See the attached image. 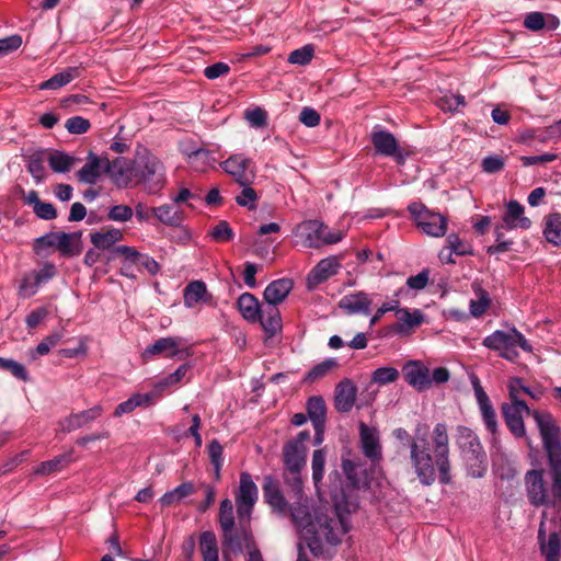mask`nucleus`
I'll return each mask as SVG.
<instances>
[{"label":"nucleus","instance_id":"1","mask_svg":"<svg viewBox=\"0 0 561 561\" xmlns=\"http://www.w3.org/2000/svg\"><path fill=\"white\" fill-rule=\"evenodd\" d=\"M331 499L335 511L331 515L322 511L312 513L305 497L294 500L288 507L293 523L310 535L307 545L314 557L323 553V541L330 546L342 542L351 528L347 515L357 510L356 500L344 490L332 493Z\"/></svg>","mask_w":561,"mask_h":561},{"label":"nucleus","instance_id":"2","mask_svg":"<svg viewBox=\"0 0 561 561\" xmlns=\"http://www.w3.org/2000/svg\"><path fill=\"white\" fill-rule=\"evenodd\" d=\"M501 413L506 427L516 438H527L524 415L533 416L546 451L550 476H552V494L561 500V427L554 416L542 410H531L511 388L510 402L501 404Z\"/></svg>","mask_w":561,"mask_h":561},{"label":"nucleus","instance_id":"3","mask_svg":"<svg viewBox=\"0 0 561 561\" xmlns=\"http://www.w3.org/2000/svg\"><path fill=\"white\" fill-rule=\"evenodd\" d=\"M409 458L421 484L430 486L437 478L440 484H449L451 466L446 424L437 423L432 435L426 424H417L416 438Z\"/></svg>","mask_w":561,"mask_h":561},{"label":"nucleus","instance_id":"4","mask_svg":"<svg viewBox=\"0 0 561 561\" xmlns=\"http://www.w3.org/2000/svg\"><path fill=\"white\" fill-rule=\"evenodd\" d=\"M310 437L309 431H301L283 446V478L293 500H302L304 497L302 471L307 465L308 448L306 443Z\"/></svg>","mask_w":561,"mask_h":561},{"label":"nucleus","instance_id":"5","mask_svg":"<svg viewBox=\"0 0 561 561\" xmlns=\"http://www.w3.org/2000/svg\"><path fill=\"white\" fill-rule=\"evenodd\" d=\"M456 443L460 449L467 472L472 478H482L488 468L486 454L479 436L467 426H458Z\"/></svg>","mask_w":561,"mask_h":561},{"label":"nucleus","instance_id":"6","mask_svg":"<svg viewBox=\"0 0 561 561\" xmlns=\"http://www.w3.org/2000/svg\"><path fill=\"white\" fill-rule=\"evenodd\" d=\"M482 345L497 352L500 357L508 362H515L518 358L517 346L526 353H533L534 351L531 344L515 327L508 332L502 330L494 331L483 339Z\"/></svg>","mask_w":561,"mask_h":561},{"label":"nucleus","instance_id":"7","mask_svg":"<svg viewBox=\"0 0 561 561\" xmlns=\"http://www.w3.org/2000/svg\"><path fill=\"white\" fill-rule=\"evenodd\" d=\"M295 236L305 248L319 249L325 244H335L343 239L340 231H330L320 220L308 219L297 225Z\"/></svg>","mask_w":561,"mask_h":561},{"label":"nucleus","instance_id":"8","mask_svg":"<svg viewBox=\"0 0 561 561\" xmlns=\"http://www.w3.org/2000/svg\"><path fill=\"white\" fill-rule=\"evenodd\" d=\"M408 211L416 227L425 234L439 238L446 233L447 218L431 210L422 202H412L408 205Z\"/></svg>","mask_w":561,"mask_h":561},{"label":"nucleus","instance_id":"9","mask_svg":"<svg viewBox=\"0 0 561 561\" xmlns=\"http://www.w3.org/2000/svg\"><path fill=\"white\" fill-rule=\"evenodd\" d=\"M163 165L153 156H146L139 160L134 169V176L146 185L150 193L158 192L163 185Z\"/></svg>","mask_w":561,"mask_h":561},{"label":"nucleus","instance_id":"10","mask_svg":"<svg viewBox=\"0 0 561 561\" xmlns=\"http://www.w3.org/2000/svg\"><path fill=\"white\" fill-rule=\"evenodd\" d=\"M472 387L484 427L491 434V442L496 443L500 427L495 409L477 377L472 380Z\"/></svg>","mask_w":561,"mask_h":561},{"label":"nucleus","instance_id":"11","mask_svg":"<svg viewBox=\"0 0 561 561\" xmlns=\"http://www.w3.org/2000/svg\"><path fill=\"white\" fill-rule=\"evenodd\" d=\"M250 522V518L238 517L237 527L234 525L229 530H221L224 556H227V551L240 553L244 545L249 547L253 540Z\"/></svg>","mask_w":561,"mask_h":561},{"label":"nucleus","instance_id":"12","mask_svg":"<svg viewBox=\"0 0 561 561\" xmlns=\"http://www.w3.org/2000/svg\"><path fill=\"white\" fill-rule=\"evenodd\" d=\"M257 486L249 472L240 473L239 489L236 492L237 515L241 518H250L257 501Z\"/></svg>","mask_w":561,"mask_h":561},{"label":"nucleus","instance_id":"13","mask_svg":"<svg viewBox=\"0 0 561 561\" xmlns=\"http://www.w3.org/2000/svg\"><path fill=\"white\" fill-rule=\"evenodd\" d=\"M370 139L376 153L393 158L399 165H403L411 153L409 150L400 148L394 135L388 130H374Z\"/></svg>","mask_w":561,"mask_h":561},{"label":"nucleus","instance_id":"14","mask_svg":"<svg viewBox=\"0 0 561 561\" xmlns=\"http://www.w3.org/2000/svg\"><path fill=\"white\" fill-rule=\"evenodd\" d=\"M182 339L178 336L160 337L152 344L148 345L141 354L145 362L151 360L156 356L167 358H185L190 356L188 348H181Z\"/></svg>","mask_w":561,"mask_h":561},{"label":"nucleus","instance_id":"15","mask_svg":"<svg viewBox=\"0 0 561 561\" xmlns=\"http://www.w3.org/2000/svg\"><path fill=\"white\" fill-rule=\"evenodd\" d=\"M342 469L346 477L347 484L334 493H339L344 490L345 493L355 499L356 503L358 504L357 496L354 495L353 492L362 489H369L370 481L368 474L360 463H357L351 459H342Z\"/></svg>","mask_w":561,"mask_h":561},{"label":"nucleus","instance_id":"16","mask_svg":"<svg viewBox=\"0 0 561 561\" xmlns=\"http://www.w3.org/2000/svg\"><path fill=\"white\" fill-rule=\"evenodd\" d=\"M358 432L362 453L371 463H379L382 459L379 431L377 427L368 426L366 423L359 422Z\"/></svg>","mask_w":561,"mask_h":561},{"label":"nucleus","instance_id":"17","mask_svg":"<svg viewBox=\"0 0 561 561\" xmlns=\"http://www.w3.org/2000/svg\"><path fill=\"white\" fill-rule=\"evenodd\" d=\"M340 268L341 261L339 256L331 255L320 260L307 275L306 286L308 290L316 289L320 284L336 275Z\"/></svg>","mask_w":561,"mask_h":561},{"label":"nucleus","instance_id":"18","mask_svg":"<svg viewBox=\"0 0 561 561\" xmlns=\"http://www.w3.org/2000/svg\"><path fill=\"white\" fill-rule=\"evenodd\" d=\"M405 381L419 392L432 386L430 369L421 360H409L402 367Z\"/></svg>","mask_w":561,"mask_h":561},{"label":"nucleus","instance_id":"19","mask_svg":"<svg viewBox=\"0 0 561 561\" xmlns=\"http://www.w3.org/2000/svg\"><path fill=\"white\" fill-rule=\"evenodd\" d=\"M547 513H542L538 529V543L546 561H559L561 553V537L558 531H551L547 537L545 518Z\"/></svg>","mask_w":561,"mask_h":561},{"label":"nucleus","instance_id":"20","mask_svg":"<svg viewBox=\"0 0 561 561\" xmlns=\"http://www.w3.org/2000/svg\"><path fill=\"white\" fill-rule=\"evenodd\" d=\"M103 413L104 408L101 404H95L88 410L70 413L60 422V425L64 432L70 433L96 421Z\"/></svg>","mask_w":561,"mask_h":561},{"label":"nucleus","instance_id":"21","mask_svg":"<svg viewBox=\"0 0 561 561\" xmlns=\"http://www.w3.org/2000/svg\"><path fill=\"white\" fill-rule=\"evenodd\" d=\"M357 388L351 379L341 380L335 387L334 408L340 413L350 412L355 403Z\"/></svg>","mask_w":561,"mask_h":561},{"label":"nucleus","instance_id":"22","mask_svg":"<svg viewBox=\"0 0 561 561\" xmlns=\"http://www.w3.org/2000/svg\"><path fill=\"white\" fill-rule=\"evenodd\" d=\"M263 495L265 502L277 513L284 514L288 510V502L286 501L279 483L272 476H266L263 482Z\"/></svg>","mask_w":561,"mask_h":561},{"label":"nucleus","instance_id":"23","mask_svg":"<svg viewBox=\"0 0 561 561\" xmlns=\"http://www.w3.org/2000/svg\"><path fill=\"white\" fill-rule=\"evenodd\" d=\"M525 208L524 206L512 199L506 204L505 213L503 215V222L505 228L508 230L520 228L527 230L531 227V220L524 216Z\"/></svg>","mask_w":561,"mask_h":561},{"label":"nucleus","instance_id":"24","mask_svg":"<svg viewBox=\"0 0 561 561\" xmlns=\"http://www.w3.org/2000/svg\"><path fill=\"white\" fill-rule=\"evenodd\" d=\"M57 273V268L54 263L45 262L43 266L33 273V280L25 277L22 279L20 289L24 290L28 296L34 295L37 288L50 280Z\"/></svg>","mask_w":561,"mask_h":561},{"label":"nucleus","instance_id":"25","mask_svg":"<svg viewBox=\"0 0 561 561\" xmlns=\"http://www.w3.org/2000/svg\"><path fill=\"white\" fill-rule=\"evenodd\" d=\"M371 300L364 291L348 294L341 298L339 307L348 314L362 313L368 316L370 313Z\"/></svg>","mask_w":561,"mask_h":561},{"label":"nucleus","instance_id":"26","mask_svg":"<svg viewBox=\"0 0 561 561\" xmlns=\"http://www.w3.org/2000/svg\"><path fill=\"white\" fill-rule=\"evenodd\" d=\"M290 278H279L270 283L264 289L263 297L266 304L275 305L283 302L293 289Z\"/></svg>","mask_w":561,"mask_h":561},{"label":"nucleus","instance_id":"27","mask_svg":"<svg viewBox=\"0 0 561 561\" xmlns=\"http://www.w3.org/2000/svg\"><path fill=\"white\" fill-rule=\"evenodd\" d=\"M210 299L211 295L203 280H192L183 290V302L186 308H193L198 302L208 304Z\"/></svg>","mask_w":561,"mask_h":561},{"label":"nucleus","instance_id":"28","mask_svg":"<svg viewBox=\"0 0 561 561\" xmlns=\"http://www.w3.org/2000/svg\"><path fill=\"white\" fill-rule=\"evenodd\" d=\"M237 308L244 320L256 323L261 317V307L257 298L250 293H243L237 299Z\"/></svg>","mask_w":561,"mask_h":561},{"label":"nucleus","instance_id":"29","mask_svg":"<svg viewBox=\"0 0 561 561\" xmlns=\"http://www.w3.org/2000/svg\"><path fill=\"white\" fill-rule=\"evenodd\" d=\"M250 162L251 160L243 154H233L221 162V168L225 172L233 176L239 184L245 185L249 183L245 171Z\"/></svg>","mask_w":561,"mask_h":561},{"label":"nucleus","instance_id":"30","mask_svg":"<svg viewBox=\"0 0 561 561\" xmlns=\"http://www.w3.org/2000/svg\"><path fill=\"white\" fill-rule=\"evenodd\" d=\"M156 397L157 394L153 391L147 393H135L116 405L113 416L121 417L124 414L131 413L138 407L147 408L152 404Z\"/></svg>","mask_w":561,"mask_h":561},{"label":"nucleus","instance_id":"31","mask_svg":"<svg viewBox=\"0 0 561 561\" xmlns=\"http://www.w3.org/2000/svg\"><path fill=\"white\" fill-rule=\"evenodd\" d=\"M261 317L257 322L270 337L275 336L282 330V317L277 306L266 304L261 310Z\"/></svg>","mask_w":561,"mask_h":561},{"label":"nucleus","instance_id":"32","mask_svg":"<svg viewBox=\"0 0 561 561\" xmlns=\"http://www.w3.org/2000/svg\"><path fill=\"white\" fill-rule=\"evenodd\" d=\"M396 317L399 322L396 324L394 330L402 334L409 329L417 328L424 322V313L420 309L410 310L409 308L396 309Z\"/></svg>","mask_w":561,"mask_h":561},{"label":"nucleus","instance_id":"33","mask_svg":"<svg viewBox=\"0 0 561 561\" xmlns=\"http://www.w3.org/2000/svg\"><path fill=\"white\" fill-rule=\"evenodd\" d=\"M104 171L103 158L98 157L93 152L88 156V161L78 171L77 176L80 182L94 184Z\"/></svg>","mask_w":561,"mask_h":561},{"label":"nucleus","instance_id":"34","mask_svg":"<svg viewBox=\"0 0 561 561\" xmlns=\"http://www.w3.org/2000/svg\"><path fill=\"white\" fill-rule=\"evenodd\" d=\"M81 231L67 233L59 232L57 249L62 256H78L82 252Z\"/></svg>","mask_w":561,"mask_h":561},{"label":"nucleus","instance_id":"35","mask_svg":"<svg viewBox=\"0 0 561 561\" xmlns=\"http://www.w3.org/2000/svg\"><path fill=\"white\" fill-rule=\"evenodd\" d=\"M75 461L73 449L70 448L67 453L58 455L55 458L42 461L34 470L37 476H47L58 472Z\"/></svg>","mask_w":561,"mask_h":561},{"label":"nucleus","instance_id":"36","mask_svg":"<svg viewBox=\"0 0 561 561\" xmlns=\"http://www.w3.org/2000/svg\"><path fill=\"white\" fill-rule=\"evenodd\" d=\"M124 239V233L121 229L111 228L105 232L96 231L90 233V241L98 250H112L115 244Z\"/></svg>","mask_w":561,"mask_h":561},{"label":"nucleus","instance_id":"37","mask_svg":"<svg viewBox=\"0 0 561 561\" xmlns=\"http://www.w3.org/2000/svg\"><path fill=\"white\" fill-rule=\"evenodd\" d=\"M184 153L187 157V163L190 167L197 172H206L215 162V159L208 149L193 147L185 149Z\"/></svg>","mask_w":561,"mask_h":561},{"label":"nucleus","instance_id":"38","mask_svg":"<svg viewBox=\"0 0 561 561\" xmlns=\"http://www.w3.org/2000/svg\"><path fill=\"white\" fill-rule=\"evenodd\" d=\"M542 234L548 243L561 248V213H550L543 218Z\"/></svg>","mask_w":561,"mask_h":561},{"label":"nucleus","instance_id":"39","mask_svg":"<svg viewBox=\"0 0 561 561\" xmlns=\"http://www.w3.org/2000/svg\"><path fill=\"white\" fill-rule=\"evenodd\" d=\"M152 214L160 222L170 227H180L184 220V211L171 204L153 207Z\"/></svg>","mask_w":561,"mask_h":561},{"label":"nucleus","instance_id":"40","mask_svg":"<svg viewBox=\"0 0 561 561\" xmlns=\"http://www.w3.org/2000/svg\"><path fill=\"white\" fill-rule=\"evenodd\" d=\"M80 76L78 67H68L39 84L41 90H57Z\"/></svg>","mask_w":561,"mask_h":561},{"label":"nucleus","instance_id":"41","mask_svg":"<svg viewBox=\"0 0 561 561\" xmlns=\"http://www.w3.org/2000/svg\"><path fill=\"white\" fill-rule=\"evenodd\" d=\"M199 550L203 561H218V542L214 531L206 530L201 534Z\"/></svg>","mask_w":561,"mask_h":561},{"label":"nucleus","instance_id":"42","mask_svg":"<svg viewBox=\"0 0 561 561\" xmlns=\"http://www.w3.org/2000/svg\"><path fill=\"white\" fill-rule=\"evenodd\" d=\"M307 415L312 425L325 424L327 405L321 396L310 397L307 401Z\"/></svg>","mask_w":561,"mask_h":561},{"label":"nucleus","instance_id":"43","mask_svg":"<svg viewBox=\"0 0 561 561\" xmlns=\"http://www.w3.org/2000/svg\"><path fill=\"white\" fill-rule=\"evenodd\" d=\"M195 493L193 482L186 481L178 485L171 491L165 492L159 500L162 506H171L174 503L181 502L184 497Z\"/></svg>","mask_w":561,"mask_h":561},{"label":"nucleus","instance_id":"44","mask_svg":"<svg viewBox=\"0 0 561 561\" xmlns=\"http://www.w3.org/2000/svg\"><path fill=\"white\" fill-rule=\"evenodd\" d=\"M472 288L477 299L470 301V313L472 317L479 318L483 316L490 308L491 298L489 293L480 285L473 284Z\"/></svg>","mask_w":561,"mask_h":561},{"label":"nucleus","instance_id":"45","mask_svg":"<svg viewBox=\"0 0 561 561\" xmlns=\"http://www.w3.org/2000/svg\"><path fill=\"white\" fill-rule=\"evenodd\" d=\"M104 172L110 173L115 180L129 179L130 168L126 158L118 157L114 160L103 158Z\"/></svg>","mask_w":561,"mask_h":561},{"label":"nucleus","instance_id":"46","mask_svg":"<svg viewBox=\"0 0 561 561\" xmlns=\"http://www.w3.org/2000/svg\"><path fill=\"white\" fill-rule=\"evenodd\" d=\"M140 252L135 248L129 245H116L112 250V255L108 256V260H115L116 257H122V263H124V268H131L134 265H138Z\"/></svg>","mask_w":561,"mask_h":561},{"label":"nucleus","instance_id":"47","mask_svg":"<svg viewBox=\"0 0 561 561\" xmlns=\"http://www.w3.org/2000/svg\"><path fill=\"white\" fill-rule=\"evenodd\" d=\"M50 169L56 173H66L69 172L71 167L73 165L76 159L59 150H55L51 152L47 159Z\"/></svg>","mask_w":561,"mask_h":561},{"label":"nucleus","instance_id":"48","mask_svg":"<svg viewBox=\"0 0 561 561\" xmlns=\"http://www.w3.org/2000/svg\"><path fill=\"white\" fill-rule=\"evenodd\" d=\"M337 366L335 358H327L323 362L314 365L305 376L304 381L312 383L325 377L333 368Z\"/></svg>","mask_w":561,"mask_h":561},{"label":"nucleus","instance_id":"49","mask_svg":"<svg viewBox=\"0 0 561 561\" xmlns=\"http://www.w3.org/2000/svg\"><path fill=\"white\" fill-rule=\"evenodd\" d=\"M218 523L220 525L221 530H229L230 527H233L236 525L233 505L229 499H225L220 502Z\"/></svg>","mask_w":561,"mask_h":561},{"label":"nucleus","instance_id":"50","mask_svg":"<svg viewBox=\"0 0 561 561\" xmlns=\"http://www.w3.org/2000/svg\"><path fill=\"white\" fill-rule=\"evenodd\" d=\"M325 458H327V456H325L324 449H316L312 454L311 469H312V480H313L316 488H318V484L323 479Z\"/></svg>","mask_w":561,"mask_h":561},{"label":"nucleus","instance_id":"51","mask_svg":"<svg viewBox=\"0 0 561 561\" xmlns=\"http://www.w3.org/2000/svg\"><path fill=\"white\" fill-rule=\"evenodd\" d=\"M0 369L9 371L19 380L27 381L30 379L28 373L24 365L14 359L0 357Z\"/></svg>","mask_w":561,"mask_h":561},{"label":"nucleus","instance_id":"52","mask_svg":"<svg viewBox=\"0 0 561 561\" xmlns=\"http://www.w3.org/2000/svg\"><path fill=\"white\" fill-rule=\"evenodd\" d=\"M209 237L220 243L232 241L234 232L226 220H220L209 232Z\"/></svg>","mask_w":561,"mask_h":561},{"label":"nucleus","instance_id":"53","mask_svg":"<svg viewBox=\"0 0 561 561\" xmlns=\"http://www.w3.org/2000/svg\"><path fill=\"white\" fill-rule=\"evenodd\" d=\"M399 378V371L394 367H379L374 370L371 381L379 386H385L394 382Z\"/></svg>","mask_w":561,"mask_h":561},{"label":"nucleus","instance_id":"54","mask_svg":"<svg viewBox=\"0 0 561 561\" xmlns=\"http://www.w3.org/2000/svg\"><path fill=\"white\" fill-rule=\"evenodd\" d=\"M26 168L36 183H41L44 181V179L46 176V171H45L44 160H43L41 152L34 153L30 157Z\"/></svg>","mask_w":561,"mask_h":561},{"label":"nucleus","instance_id":"55","mask_svg":"<svg viewBox=\"0 0 561 561\" xmlns=\"http://www.w3.org/2000/svg\"><path fill=\"white\" fill-rule=\"evenodd\" d=\"M59 232H47L34 240L33 250L37 255H43L48 248H57Z\"/></svg>","mask_w":561,"mask_h":561},{"label":"nucleus","instance_id":"56","mask_svg":"<svg viewBox=\"0 0 561 561\" xmlns=\"http://www.w3.org/2000/svg\"><path fill=\"white\" fill-rule=\"evenodd\" d=\"M314 55V48L308 44L301 48L293 50L288 56V62L293 65L306 66L308 65Z\"/></svg>","mask_w":561,"mask_h":561},{"label":"nucleus","instance_id":"57","mask_svg":"<svg viewBox=\"0 0 561 561\" xmlns=\"http://www.w3.org/2000/svg\"><path fill=\"white\" fill-rule=\"evenodd\" d=\"M408 290L404 288V287H400L396 293H394V297L396 299L389 301V302H385L382 304L378 309L377 311L375 312V314L371 317L370 319V327H373L374 324H376L380 318L389 312V311H394L396 312V309H398V306H400V301H399V297L403 296Z\"/></svg>","mask_w":561,"mask_h":561},{"label":"nucleus","instance_id":"58","mask_svg":"<svg viewBox=\"0 0 561 561\" xmlns=\"http://www.w3.org/2000/svg\"><path fill=\"white\" fill-rule=\"evenodd\" d=\"M446 241L448 243V249L456 255L465 256L473 253L472 247L468 242L461 240L456 233L448 234Z\"/></svg>","mask_w":561,"mask_h":561},{"label":"nucleus","instance_id":"59","mask_svg":"<svg viewBox=\"0 0 561 561\" xmlns=\"http://www.w3.org/2000/svg\"><path fill=\"white\" fill-rule=\"evenodd\" d=\"M134 210L130 206L119 204L108 208L107 218L108 220L116 222H126L133 218Z\"/></svg>","mask_w":561,"mask_h":561},{"label":"nucleus","instance_id":"60","mask_svg":"<svg viewBox=\"0 0 561 561\" xmlns=\"http://www.w3.org/2000/svg\"><path fill=\"white\" fill-rule=\"evenodd\" d=\"M66 129L72 135H82L87 133L90 127V121L82 116H71L65 124Z\"/></svg>","mask_w":561,"mask_h":561},{"label":"nucleus","instance_id":"61","mask_svg":"<svg viewBox=\"0 0 561 561\" xmlns=\"http://www.w3.org/2000/svg\"><path fill=\"white\" fill-rule=\"evenodd\" d=\"M241 194L236 197V202L239 206L247 207L249 210L256 208V201L259 198L256 192L248 184L243 185Z\"/></svg>","mask_w":561,"mask_h":561},{"label":"nucleus","instance_id":"62","mask_svg":"<svg viewBox=\"0 0 561 561\" xmlns=\"http://www.w3.org/2000/svg\"><path fill=\"white\" fill-rule=\"evenodd\" d=\"M438 105L443 111L457 112L460 106L466 105V100L461 94H449L439 99Z\"/></svg>","mask_w":561,"mask_h":561},{"label":"nucleus","instance_id":"63","mask_svg":"<svg viewBox=\"0 0 561 561\" xmlns=\"http://www.w3.org/2000/svg\"><path fill=\"white\" fill-rule=\"evenodd\" d=\"M22 36L13 34L4 38H0V58L18 50L22 45Z\"/></svg>","mask_w":561,"mask_h":561},{"label":"nucleus","instance_id":"64","mask_svg":"<svg viewBox=\"0 0 561 561\" xmlns=\"http://www.w3.org/2000/svg\"><path fill=\"white\" fill-rule=\"evenodd\" d=\"M505 162L501 156L491 154L482 159L481 168L484 172L493 174L504 169Z\"/></svg>","mask_w":561,"mask_h":561}]
</instances>
